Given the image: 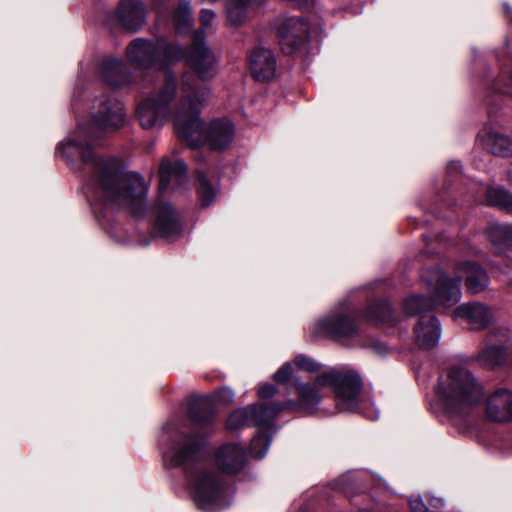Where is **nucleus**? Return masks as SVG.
<instances>
[{
    "mask_svg": "<svg viewBox=\"0 0 512 512\" xmlns=\"http://www.w3.org/2000/svg\"><path fill=\"white\" fill-rule=\"evenodd\" d=\"M481 147L499 157L512 156V139L491 126H484L477 136Z\"/></svg>",
    "mask_w": 512,
    "mask_h": 512,
    "instance_id": "nucleus-14",
    "label": "nucleus"
},
{
    "mask_svg": "<svg viewBox=\"0 0 512 512\" xmlns=\"http://www.w3.org/2000/svg\"><path fill=\"white\" fill-rule=\"evenodd\" d=\"M98 108L88 127L78 124L74 133L62 142L58 151L73 168L82 171L86 195L96 213L101 209L119 208L136 218L147 212V184L135 172L124 171L117 160L98 157L92 140L102 133L123 126V104L111 96L98 99Z\"/></svg>",
    "mask_w": 512,
    "mask_h": 512,
    "instance_id": "nucleus-1",
    "label": "nucleus"
},
{
    "mask_svg": "<svg viewBox=\"0 0 512 512\" xmlns=\"http://www.w3.org/2000/svg\"><path fill=\"white\" fill-rule=\"evenodd\" d=\"M430 505L435 509H439L443 506V500L441 498L433 497L430 499Z\"/></svg>",
    "mask_w": 512,
    "mask_h": 512,
    "instance_id": "nucleus-39",
    "label": "nucleus"
},
{
    "mask_svg": "<svg viewBox=\"0 0 512 512\" xmlns=\"http://www.w3.org/2000/svg\"><path fill=\"white\" fill-rule=\"evenodd\" d=\"M215 398L222 404H228L233 400L234 392L228 387H223L216 392Z\"/></svg>",
    "mask_w": 512,
    "mask_h": 512,
    "instance_id": "nucleus-35",
    "label": "nucleus"
},
{
    "mask_svg": "<svg viewBox=\"0 0 512 512\" xmlns=\"http://www.w3.org/2000/svg\"><path fill=\"white\" fill-rule=\"evenodd\" d=\"M299 402L292 401L255 404L247 408L236 409L227 419V428L236 430L244 426H256L258 434L250 444L252 457L263 458L271 444L269 432L274 427L275 419L285 410H302L313 413L320 403V395L316 387L310 384L298 385Z\"/></svg>",
    "mask_w": 512,
    "mask_h": 512,
    "instance_id": "nucleus-4",
    "label": "nucleus"
},
{
    "mask_svg": "<svg viewBox=\"0 0 512 512\" xmlns=\"http://www.w3.org/2000/svg\"><path fill=\"white\" fill-rule=\"evenodd\" d=\"M363 317L372 323L394 324L393 309L388 301H376L368 305Z\"/></svg>",
    "mask_w": 512,
    "mask_h": 512,
    "instance_id": "nucleus-24",
    "label": "nucleus"
},
{
    "mask_svg": "<svg viewBox=\"0 0 512 512\" xmlns=\"http://www.w3.org/2000/svg\"><path fill=\"white\" fill-rule=\"evenodd\" d=\"M487 234L493 246H511V224L491 225Z\"/></svg>",
    "mask_w": 512,
    "mask_h": 512,
    "instance_id": "nucleus-26",
    "label": "nucleus"
},
{
    "mask_svg": "<svg viewBox=\"0 0 512 512\" xmlns=\"http://www.w3.org/2000/svg\"><path fill=\"white\" fill-rule=\"evenodd\" d=\"M461 171V164L459 161L453 160L447 164V175L449 178L456 176Z\"/></svg>",
    "mask_w": 512,
    "mask_h": 512,
    "instance_id": "nucleus-38",
    "label": "nucleus"
},
{
    "mask_svg": "<svg viewBox=\"0 0 512 512\" xmlns=\"http://www.w3.org/2000/svg\"><path fill=\"white\" fill-rule=\"evenodd\" d=\"M180 97L177 98V78L168 71L159 91L143 100L137 115L144 129L161 127L170 117L177 136L192 148L208 143L211 150L227 149L234 137V125L226 118L216 119L204 128L199 117L201 106L210 97V89L197 86L193 76L181 77Z\"/></svg>",
    "mask_w": 512,
    "mask_h": 512,
    "instance_id": "nucleus-2",
    "label": "nucleus"
},
{
    "mask_svg": "<svg viewBox=\"0 0 512 512\" xmlns=\"http://www.w3.org/2000/svg\"><path fill=\"white\" fill-rule=\"evenodd\" d=\"M246 9L229 2L227 5V16L231 24L240 25L245 18Z\"/></svg>",
    "mask_w": 512,
    "mask_h": 512,
    "instance_id": "nucleus-32",
    "label": "nucleus"
},
{
    "mask_svg": "<svg viewBox=\"0 0 512 512\" xmlns=\"http://www.w3.org/2000/svg\"><path fill=\"white\" fill-rule=\"evenodd\" d=\"M75 98H76V96L74 95V101H73V104H72L73 110H75V101H76Z\"/></svg>",
    "mask_w": 512,
    "mask_h": 512,
    "instance_id": "nucleus-43",
    "label": "nucleus"
},
{
    "mask_svg": "<svg viewBox=\"0 0 512 512\" xmlns=\"http://www.w3.org/2000/svg\"><path fill=\"white\" fill-rule=\"evenodd\" d=\"M508 177H509L510 182L512 183V166H511V169L509 170Z\"/></svg>",
    "mask_w": 512,
    "mask_h": 512,
    "instance_id": "nucleus-42",
    "label": "nucleus"
},
{
    "mask_svg": "<svg viewBox=\"0 0 512 512\" xmlns=\"http://www.w3.org/2000/svg\"><path fill=\"white\" fill-rule=\"evenodd\" d=\"M502 76L505 77V83L502 80H497L494 84L496 90L503 94L512 95V69L507 73L502 71Z\"/></svg>",
    "mask_w": 512,
    "mask_h": 512,
    "instance_id": "nucleus-34",
    "label": "nucleus"
},
{
    "mask_svg": "<svg viewBox=\"0 0 512 512\" xmlns=\"http://www.w3.org/2000/svg\"><path fill=\"white\" fill-rule=\"evenodd\" d=\"M277 393V389L273 384H264L259 388L258 395L261 399H268Z\"/></svg>",
    "mask_w": 512,
    "mask_h": 512,
    "instance_id": "nucleus-37",
    "label": "nucleus"
},
{
    "mask_svg": "<svg viewBox=\"0 0 512 512\" xmlns=\"http://www.w3.org/2000/svg\"><path fill=\"white\" fill-rule=\"evenodd\" d=\"M246 463L245 450L233 443L220 447L216 454V464L225 473L235 474L240 472Z\"/></svg>",
    "mask_w": 512,
    "mask_h": 512,
    "instance_id": "nucleus-21",
    "label": "nucleus"
},
{
    "mask_svg": "<svg viewBox=\"0 0 512 512\" xmlns=\"http://www.w3.org/2000/svg\"><path fill=\"white\" fill-rule=\"evenodd\" d=\"M167 430L162 456L166 468L181 467L193 490L196 505L206 512H216L230 505L229 487L223 477L202 466L207 455L202 437Z\"/></svg>",
    "mask_w": 512,
    "mask_h": 512,
    "instance_id": "nucleus-3",
    "label": "nucleus"
},
{
    "mask_svg": "<svg viewBox=\"0 0 512 512\" xmlns=\"http://www.w3.org/2000/svg\"><path fill=\"white\" fill-rule=\"evenodd\" d=\"M507 340V331L498 328L486 336L485 347L479 352L477 360L485 368H495L506 360L504 343Z\"/></svg>",
    "mask_w": 512,
    "mask_h": 512,
    "instance_id": "nucleus-12",
    "label": "nucleus"
},
{
    "mask_svg": "<svg viewBox=\"0 0 512 512\" xmlns=\"http://www.w3.org/2000/svg\"><path fill=\"white\" fill-rule=\"evenodd\" d=\"M230 2L234 3L235 5H239L244 9H247V6L251 2V0H230Z\"/></svg>",
    "mask_w": 512,
    "mask_h": 512,
    "instance_id": "nucleus-40",
    "label": "nucleus"
},
{
    "mask_svg": "<svg viewBox=\"0 0 512 512\" xmlns=\"http://www.w3.org/2000/svg\"><path fill=\"white\" fill-rule=\"evenodd\" d=\"M126 57L138 70L166 71L183 58V47L165 37L136 38L126 47Z\"/></svg>",
    "mask_w": 512,
    "mask_h": 512,
    "instance_id": "nucleus-7",
    "label": "nucleus"
},
{
    "mask_svg": "<svg viewBox=\"0 0 512 512\" xmlns=\"http://www.w3.org/2000/svg\"><path fill=\"white\" fill-rule=\"evenodd\" d=\"M189 417L195 425L206 427L212 423L214 412L206 405H194L189 410Z\"/></svg>",
    "mask_w": 512,
    "mask_h": 512,
    "instance_id": "nucleus-30",
    "label": "nucleus"
},
{
    "mask_svg": "<svg viewBox=\"0 0 512 512\" xmlns=\"http://www.w3.org/2000/svg\"><path fill=\"white\" fill-rule=\"evenodd\" d=\"M100 74L104 82L112 88H121L132 82V74L120 59L106 57L100 63Z\"/></svg>",
    "mask_w": 512,
    "mask_h": 512,
    "instance_id": "nucleus-17",
    "label": "nucleus"
},
{
    "mask_svg": "<svg viewBox=\"0 0 512 512\" xmlns=\"http://www.w3.org/2000/svg\"><path fill=\"white\" fill-rule=\"evenodd\" d=\"M174 24L178 33H185L192 27L191 10L188 2L183 1L174 12Z\"/></svg>",
    "mask_w": 512,
    "mask_h": 512,
    "instance_id": "nucleus-27",
    "label": "nucleus"
},
{
    "mask_svg": "<svg viewBox=\"0 0 512 512\" xmlns=\"http://www.w3.org/2000/svg\"><path fill=\"white\" fill-rule=\"evenodd\" d=\"M486 413L496 422L512 420V392L504 388L494 391L487 398Z\"/></svg>",
    "mask_w": 512,
    "mask_h": 512,
    "instance_id": "nucleus-18",
    "label": "nucleus"
},
{
    "mask_svg": "<svg viewBox=\"0 0 512 512\" xmlns=\"http://www.w3.org/2000/svg\"><path fill=\"white\" fill-rule=\"evenodd\" d=\"M292 373H293V368H292V365L290 363H285L281 366V368L274 374L273 378H274V381L277 383V384H288L292 381ZM293 384L296 388V391L298 392V385L299 384H302L301 382H299L297 379H293ZM310 385L316 387V389L318 390V393L320 395V400L322 399V395L320 393V390L322 387L320 386H317L316 384V380L313 382V383H309ZM297 395L299 396V394L297 393ZM292 402H299V398L297 399V401H293L291 400Z\"/></svg>",
    "mask_w": 512,
    "mask_h": 512,
    "instance_id": "nucleus-29",
    "label": "nucleus"
},
{
    "mask_svg": "<svg viewBox=\"0 0 512 512\" xmlns=\"http://www.w3.org/2000/svg\"><path fill=\"white\" fill-rule=\"evenodd\" d=\"M180 231L177 213L169 203L159 199L156 204L153 233L161 238L173 239L180 234Z\"/></svg>",
    "mask_w": 512,
    "mask_h": 512,
    "instance_id": "nucleus-13",
    "label": "nucleus"
},
{
    "mask_svg": "<svg viewBox=\"0 0 512 512\" xmlns=\"http://www.w3.org/2000/svg\"><path fill=\"white\" fill-rule=\"evenodd\" d=\"M453 317L464 319L468 322L472 329L480 330L486 328L492 321V313L482 303L471 302L458 306Z\"/></svg>",
    "mask_w": 512,
    "mask_h": 512,
    "instance_id": "nucleus-20",
    "label": "nucleus"
},
{
    "mask_svg": "<svg viewBox=\"0 0 512 512\" xmlns=\"http://www.w3.org/2000/svg\"><path fill=\"white\" fill-rule=\"evenodd\" d=\"M183 57L191 69V72L187 71V73L193 76L197 86H204V84H200L195 75L202 81L210 80L216 75L218 60L203 41L202 32H197L193 36L192 43L186 49L183 48Z\"/></svg>",
    "mask_w": 512,
    "mask_h": 512,
    "instance_id": "nucleus-9",
    "label": "nucleus"
},
{
    "mask_svg": "<svg viewBox=\"0 0 512 512\" xmlns=\"http://www.w3.org/2000/svg\"><path fill=\"white\" fill-rule=\"evenodd\" d=\"M359 512H370V511L360 510Z\"/></svg>",
    "mask_w": 512,
    "mask_h": 512,
    "instance_id": "nucleus-44",
    "label": "nucleus"
},
{
    "mask_svg": "<svg viewBox=\"0 0 512 512\" xmlns=\"http://www.w3.org/2000/svg\"><path fill=\"white\" fill-rule=\"evenodd\" d=\"M313 337H327L333 340L352 338L359 333L355 319L345 313H330L316 321L310 328Z\"/></svg>",
    "mask_w": 512,
    "mask_h": 512,
    "instance_id": "nucleus-10",
    "label": "nucleus"
},
{
    "mask_svg": "<svg viewBox=\"0 0 512 512\" xmlns=\"http://www.w3.org/2000/svg\"><path fill=\"white\" fill-rule=\"evenodd\" d=\"M117 18L123 28L138 31L145 22V10L140 0H121L117 8Z\"/></svg>",
    "mask_w": 512,
    "mask_h": 512,
    "instance_id": "nucleus-19",
    "label": "nucleus"
},
{
    "mask_svg": "<svg viewBox=\"0 0 512 512\" xmlns=\"http://www.w3.org/2000/svg\"><path fill=\"white\" fill-rule=\"evenodd\" d=\"M409 505L413 512H427L428 508L420 496H414L409 499Z\"/></svg>",
    "mask_w": 512,
    "mask_h": 512,
    "instance_id": "nucleus-36",
    "label": "nucleus"
},
{
    "mask_svg": "<svg viewBox=\"0 0 512 512\" xmlns=\"http://www.w3.org/2000/svg\"><path fill=\"white\" fill-rule=\"evenodd\" d=\"M109 233L111 234L112 237L117 238L118 241H122V239L120 237H118L116 234H114L113 231H109Z\"/></svg>",
    "mask_w": 512,
    "mask_h": 512,
    "instance_id": "nucleus-41",
    "label": "nucleus"
},
{
    "mask_svg": "<svg viewBox=\"0 0 512 512\" xmlns=\"http://www.w3.org/2000/svg\"><path fill=\"white\" fill-rule=\"evenodd\" d=\"M310 26L302 17H286L278 27L277 35L283 53L294 54L308 39Z\"/></svg>",
    "mask_w": 512,
    "mask_h": 512,
    "instance_id": "nucleus-11",
    "label": "nucleus"
},
{
    "mask_svg": "<svg viewBox=\"0 0 512 512\" xmlns=\"http://www.w3.org/2000/svg\"><path fill=\"white\" fill-rule=\"evenodd\" d=\"M187 180V166L183 160L171 161L164 158L161 161L159 167V190L161 192L165 191L172 183L182 186Z\"/></svg>",
    "mask_w": 512,
    "mask_h": 512,
    "instance_id": "nucleus-23",
    "label": "nucleus"
},
{
    "mask_svg": "<svg viewBox=\"0 0 512 512\" xmlns=\"http://www.w3.org/2000/svg\"><path fill=\"white\" fill-rule=\"evenodd\" d=\"M415 343L422 349H433L441 337V325L432 314H421L414 328Z\"/></svg>",
    "mask_w": 512,
    "mask_h": 512,
    "instance_id": "nucleus-15",
    "label": "nucleus"
},
{
    "mask_svg": "<svg viewBox=\"0 0 512 512\" xmlns=\"http://www.w3.org/2000/svg\"><path fill=\"white\" fill-rule=\"evenodd\" d=\"M457 279H464L465 287L470 294L484 291L489 284V277L484 269L470 261L460 262L455 267Z\"/></svg>",
    "mask_w": 512,
    "mask_h": 512,
    "instance_id": "nucleus-16",
    "label": "nucleus"
},
{
    "mask_svg": "<svg viewBox=\"0 0 512 512\" xmlns=\"http://www.w3.org/2000/svg\"><path fill=\"white\" fill-rule=\"evenodd\" d=\"M432 296L413 295L406 298L403 302V310L409 315L421 314L429 311L437 306H452L461 298V289L459 282L440 269H432L428 271L424 277Z\"/></svg>",
    "mask_w": 512,
    "mask_h": 512,
    "instance_id": "nucleus-8",
    "label": "nucleus"
},
{
    "mask_svg": "<svg viewBox=\"0 0 512 512\" xmlns=\"http://www.w3.org/2000/svg\"><path fill=\"white\" fill-rule=\"evenodd\" d=\"M215 18V13L214 11L210 10V9H202L201 12H200V16H199V20H200V24H201V28L199 30H196L193 34V36L197 33V32H202V36H203V40L205 39V32L209 31L212 29V22Z\"/></svg>",
    "mask_w": 512,
    "mask_h": 512,
    "instance_id": "nucleus-33",
    "label": "nucleus"
},
{
    "mask_svg": "<svg viewBox=\"0 0 512 512\" xmlns=\"http://www.w3.org/2000/svg\"><path fill=\"white\" fill-rule=\"evenodd\" d=\"M197 189L203 206H209L215 197V190L206 174L200 170L196 172Z\"/></svg>",
    "mask_w": 512,
    "mask_h": 512,
    "instance_id": "nucleus-28",
    "label": "nucleus"
},
{
    "mask_svg": "<svg viewBox=\"0 0 512 512\" xmlns=\"http://www.w3.org/2000/svg\"><path fill=\"white\" fill-rule=\"evenodd\" d=\"M250 69L256 80L272 79L276 71V59L273 52L262 47L256 48L250 55Z\"/></svg>",
    "mask_w": 512,
    "mask_h": 512,
    "instance_id": "nucleus-22",
    "label": "nucleus"
},
{
    "mask_svg": "<svg viewBox=\"0 0 512 512\" xmlns=\"http://www.w3.org/2000/svg\"><path fill=\"white\" fill-rule=\"evenodd\" d=\"M486 203L512 213V193L500 186H489L486 189Z\"/></svg>",
    "mask_w": 512,
    "mask_h": 512,
    "instance_id": "nucleus-25",
    "label": "nucleus"
},
{
    "mask_svg": "<svg viewBox=\"0 0 512 512\" xmlns=\"http://www.w3.org/2000/svg\"><path fill=\"white\" fill-rule=\"evenodd\" d=\"M439 408L453 416L464 415L478 406L484 398V388L466 367L456 365L440 374L435 387Z\"/></svg>",
    "mask_w": 512,
    "mask_h": 512,
    "instance_id": "nucleus-5",
    "label": "nucleus"
},
{
    "mask_svg": "<svg viewBox=\"0 0 512 512\" xmlns=\"http://www.w3.org/2000/svg\"><path fill=\"white\" fill-rule=\"evenodd\" d=\"M316 384L333 389L340 412H360L370 420L378 419L379 411L374 404L365 408V403L360 399L362 380L356 372L329 368L316 377Z\"/></svg>",
    "mask_w": 512,
    "mask_h": 512,
    "instance_id": "nucleus-6",
    "label": "nucleus"
},
{
    "mask_svg": "<svg viewBox=\"0 0 512 512\" xmlns=\"http://www.w3.org/2000/svg\"><path fill=\"white\" fill-rule=\"evenodd\" d=\"M294 364L300 370L315 373L320 371L321 364L315 361L313 358H310L304 354H298L294 358Z\"/></svg>",
    "mask_w": 512,
    "mask_h": 512,
    "instance_id": "nucleus-31",
    "label": "nucleus"
}]
</instances>
